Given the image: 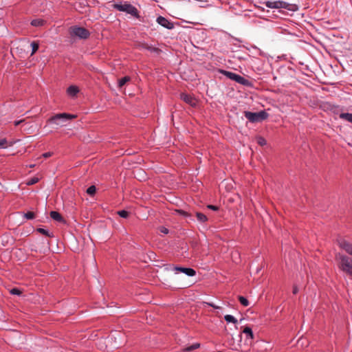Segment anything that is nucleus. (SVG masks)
I'll use <instances>...</instances> for the list:
<instances>
[{
  "label": "nucleus",
  "mask_w": 352,
  "mask_h": 352,
  "mask_svg": "<svg viewBox=\"0 0 352 352\" xmlns=\"http://www.w3.org/2000/svg\"><path fill=\"white\" fill-rule=\"evenodd\" d=\"M76 118V115L67 113H62L55 114L54 116L50 117L47 122L49 124H54L56 125L63 126L65 125L66 122Z\"/></svg>",
  "instance_id": "1"
},
{
  "label": "nucleus",
  "mask_w": 352,
  "mask_h": 352,
  "mask_svg": "<svg viewBox=\"0 0 352 352\" xmlns=\"http://www.w3.org/2000/svg\"><path fill=\"white\" fill-rule=\"evenodd\" d=\"M113 6L117 10L129 14L136 19H140L141 18L138 9L126 1L124 3L120 2L119 3H114Z\"/></svg>",
  "instance_id": "2"
},
{
  "label": "nucleus",
  "mask_w": 352,
  "mask_h": 352,
  "mask_svg": "<svg viewBox=\"0 0 352 352\" xmlns=\"http://www.w3.org/2000/svg\"><path fill=\"white\" fill-rule=\"evenodd\" d=\"M338 267L341 271L349 275L352 278V259L343 254H338Z\"/></svg>",
  "instance_id": "3"
},
{
  "label": "nucleus",
  "mask_w": 352,
  "mask_h": 352,
  "mask_svg": "<svg viewBox=\"0 0 352 352\" xmlns=\"http://www.w3.org/2000/svg\"><path fill=\"white\" fill-rule=\"evenodd\" d=\"M244 116L250 122L253 123L261 122L268 118V113L265 111H261L259 112L245 111H244Z\"/></svg>",
  "instance_id": "4"
},
{
  "label": "nucleus",
  "mask_w": 352,
  "mask_h": 352,
  "mask_svg": "<svg viewBox=\"0 0 352 352\" xmlns=\"http://www.w3.org/2000/svg\"><path fill=\"white\" fill-rule=\"evenodd\" d=\"M69 33L72 37L76 36L81 39H87L90 35V32L87 29L78 26L71 27Z\"/></svg>",
  "instance_id": "5"
},
{
  "label": "nucleus",
  "mask_w": 352,
  "mask_h": 352,
  "mask_svg": "<svg viewBox=\"0 0 352 352\" xmlns=\"http://www.w3.org/2000/svg\"><path fill=\"white\" fill-rule=\"evenodd\" d=\"M173 270L175 271L176 273L182 272L188 276H193L196 274V271L194 269L190 267L173 266Z\"/></svg>",
  "instance_id": "6"
},
{
  "label": "nucleus",
  "mask_w": 352,
  "mask_h": 352,
  "mask_svg": "<svg viewBox=\"0 0 352 352\" xmlns=\"http://www.w3.org/2000/svg\"><path fill=\"white\" fill-rule=\"evenodd\" d=\"M156 21L162 26L168 29L172 30L174 28V24L168 20L166 18L160 16L157 18Z\"/></svg>",
  "instance_id": "7"
},
{
  "label": "nucleus",
  "mask_w": 352,
  "mask_h": 352,
  "mask_svg": "<svg viewBox=\"0 0 352 352\" xmlns=\"http://www.w3.org/2000/svg\"><path fill=\"white\" fill-rule=\"evenodd\" d=\"M180 98L192 107H195L197 105L196 100L190 94L182 93L180 95Z\"/></svg>",
  "instance_id": "8"
},
{
  "label": "nucleus",
  "mask_w": 352,
  "mask_h": 352,
  "mask_svg": "<svg viewBox=\"0 0 352 352\" xmlns=\"http://www.w3.org/2000/svg\"><path fill=\"white\" fill-rule=\"evenodd\" d=\"M279 8H284L289 11H297L298 6L294 3H289L284 1H279Z\"/></svg>",
  "instance_id": "9"
},
{
  "label": "nucleus",
  "mask_w": 352,
  "mask_h": 352,
  "mask_svg": "<svg viewBox=\"0 0 352 352\" xmlns=\"http://www.w3.org/2000/svg\"><path fill=\"white\" fill-rule=\"evenodd\" d=\"M338 245L340 248L344 250L348 254L351 255L352 244H351L350 243L344 239H340L338 241Z\"/></svg>",
  "instance_id": "10"
},
{
  "label": "nucleus",
  "mask_w": 352,
  "mask_h": 352,
  "mask_svg": "<svg viewBox=\"0 0 352 352\" xmlns=\"http://www.w3.org/2000/svg\"><path fill=\"white\" fill-rule=\"evenodd\" d=\"M141 47L145 50H147L148 51L155 53L157 55H159L162 50L157 47H153L151 45H148V43H142L141 45Z\"/></svg>",
  "instance_id": "11"
},
{
  "label": "nucleus",
  "mask_w": 352,
  "mask_h": 352,
  "mask_svg": "<svg viewBox=\"0 0 352 352\" xmlns=\"http://www.w3.org/2000/svg\"><path fill=\"white\" fill-rule=\"evenodd\" d=\"M219 72L226 76L228 78L235 81L239 74L233 73L232 72L220 69Z\"/></svg>",
  "instance_id": "12"
},
{
  "label": "nucleus",
  "mask_w": 352,
  "mask_h": 352,
  "mask_svg": "<svg viewBox=\"0 0 352 352\" xmlns=\"http://www.w3.org/2000/svg\"><path fill=\"white\" fill-rule=\"evenodd\" d=\"M235 82H238L240 85H244V86H247V87L252 86V83L250 82V80H248V79L243 78V76H241L240 75H238Z\"/></svg>",
  "instance_id": "13"
},
{
  "label": "nucleus",
  "mask_w": 352,
  "mask_h": 352,
  "mask_svg": "<svg viewBox=\"0 0 352 352\" xmlns=\"http://www.w3.org/2000/svg\"><path fill=\"white\" fill-rule=\"evenodd\" d=\"M67 92L68 95H69L70 96L74 97L79 92V89H78V87L74 86V85H71L67 88Z\"/></svg>",
  "instance_id": "14"
},
{
  "label": "nucleus",
  "mask_w": 352,
  "mask_h": 352,
  "mask_svg": "<svg viewBox=\"0 0 352 352\" xmlns=\"http://www.w3.org/2000/svg\"><path fill=\"white\" fill-rule=\"evenodd\" d=\"M263 3L267 8H272V9L273 8L279 9V1H267L264 2Z\"/></svg>",
  "instance_id": "15"
},
{
  "label": "nucleus",
  "mask_w": 352,
  "mask_h": 352,
  "mask_svg": "<svg viewBox=\"0 0 352 352\" xmlns=\"http://www.w3.org/2000/svg\"><path fill=\"white\" fill-rule=\"evenodd\" d=\"M50 217L52 219L58 222H63L64 221L61 214L56 211H52L50 212Z\"/></svg>",
  "instance_id": "16"
},
{
  "label": "nucleus",
  "mask_w": 352,
  "mask_h": 352,
  "mask_svg": "<svg viewBox=\"0 0 352 352\" xmlns=\"http://www.w3.org/2000/svg\"><path fill=\"white\" fill-rule=\"evenodd\" d=\"M195 215L197 221L201 223H206L208 221V217L204 213L197 212Z\"/></svg>",
  "instance_id": "17"
},
{
  "label": "nucleus",
  "mask_w": 352,
  "mask_h": 352,
  "mask_svg": "<svg viewBox=\"0 0 352 352\" xmlns=\"http://www.w3.org/2000/svg\"><path fill=\"white\" fill-rule=\"evenodd\" d=\"M339 118L342 120L348 121L352 123V113H342L340 114Z\"/></svg>",
  "instance_id": "18"
},
{
  "label": "nucleus",
  "mask_w": 352,
  "mask_h": 352,
  "mask_svg": "<svg viewBox=\"0 0 352 352\" xmlns=\"http://www.w3.org/2000/svg\"><path fill=\"white\" fill-rule=\"evenodd\" d=\"M243 333L247 335V337L250 339H254V336L252 329L250 327H245L243 330Z\"/></svg>",
  "instance_id": "19"
},
{
  "label": "nucleus",
  "mask_w": 352,
  "mask_h": 352,
  "mask_svg": "<svg viewBox=\"0 0 352 352\" xmlns=\"http://www.w3.org/2000/svg\"><path fill=\"white\" fill-rule=\"evenodd\" d=\"M45 23V21L41 19H33L31 21V25L35 27L42 26Z\"/></svg>",
  "instance_id": "20"
},
{
  "label": "nucleus",
  "mask_w": 352,
  "mask_h": 352,
  "mask_svg": "<svg viewBox=\"0 0 352 352\" xmlns=\"http://www.w3.org/2000/svg\"><path fill=\"white\" fill-rule=\"evenodd\" d=\"M130 80H131V78L129 76H124V77L120 78L118 81V87H123Z\"/></svg>",
  "instance_id": "21"
},
{
  "label": "nucleus",
  "mask_w": 352,
  "mask_h": 352,
  "mask_svg": "<svg viewBox=\"0 0 352 352\" xmlns=\"http://www.w3.org/2000/svg\"><path fill=\"white\" fill-rule=\"evenodd\" d=\"M36 231L38 232H39L40 234H42L46 236H48V237H52L53 236V234L52 233H50V232L44 228H37L36 229Z\"/></svg>",
  "instance_id": "22"
},
{
  "label": "nucleus",
  "mask_w": 352,
  "mask_h": 352,
  "mask_svg": "<svg viewBox=\"0 0 352 352\" xmlns=\"http://www.w3.org/2000/svg\"><path fill=\"white\" fill-rule=\"evenodd\" d=\"M224 319L227 322L237 323V320L232 315H226Z\"/></svg>",
  "instance_id": "23"
},
{
  "label": "nucleus",
  "mask_w": 352,
  "mask_h": 352,
  "mask_svg": "<svg viewBox=\"0 0 352 352\" xmlns=\"http://www.w3.org/2000/svg\"><path fill=\"white\" fill-rule=\"evenodd\" d=\"M175 212L184 217L190 218L192 217L190 213L183 210H176Z\"/></svg>",
  "instance_id": "24"
},
{
  "label": "nucleus",
  "mask_w": 352,
  "mask_h": 352,
  "mask_svg": "<svg viewBox=\"0 0 352 352\" xmlns=\"http://www.w3.org/2000/svg\"><path fill=\"white\" fill-rule=\"evenodd\" d=\"M200 346V344L199 343H194L192 344V345L188 346L187 348L185 349V351L186 352H189V351H192L193 350H195L198 348H199Z\"/></svg>",
  "instance_id": "25"
},
{
  "label": "nucleus",
  "mask_w": 352,
  "mask_h": 352,
  "mask_svg": "<svg viewBox=\"0 0 352 352\" xmlns=\"http://www.w3.org/2000/svg\"><path fill=\"white\" fill-rule=\"evenodd\" d=\"M239 300L240 303L244 307H248L249 305V301L244 296H239Z\"/></svg>",
  "instance_id": "26"
},
{
  "label": "nucleus",
  "mask_w": 352,
  "mask_h": 352,
  "mask_svg": "<svg viewBox=\"0 0 352 352\" xmlns=\"http://www.w3.org/2000/svg\"><path fill=\"white\" fill-rule=\"evenodd\" d=\"M32 46V55L36 52V51L38 50L39 44L38 42L33 41L31 43Z\"/></svg>",
  "instance_id": "27"
},
{
  "label": "nucleus",
  "mask_w": 352,
  "mask_h": 352,
  "mask_svg": "<svg viewBox=\"0 0 352 352\" xmlns=\"http://www.w3.org/2000/svg\"><path fill=\"white\" fill-rule=\"evenodd\" d=\"M96 188L95 186H91L87 189V193L91 196L96 193Z\"/></svg>",
  "instance_id": "28"
},
{
  "label": "nucleus",
  "mask_w": 352,
  "mask_h": 352,
  "mask_svg": "<svg viewBox=\"0 0 352 352\" xmlns=\"http://www.w3.org/2000/svg\"><path fill=\"white\" fill-rule=\"evenodd\" d=\"M118 214L122 218L126 219L129 216V212L126 210H122L118 212Z\"/></svg>",
  "instance_id": "29"
},
{
  "label": "nucleus",
  "mask_w": 352,
  "mask_h": 352,
  "mask_svg": "<svg viewBox=\"0 0 352 352\" xmlns=\"http://www.w3.org/2000/svg\"><path fill=\"white\" fill-rule=\"evenodd\" d=\"M24 217L27 219H34L36 217V215L33 212H28L24 214Z\"/></svg>",
  "instance_id": "30"
},
{
  "label": "nucleus",
  "mask_w": 352,
  "mask_h": 352,
  "mask_svg": "<svg viewBox=\"0 0 352 352\" xmlns=\"http://www.w3.org/2000/svg\"><path fill=\"white\" fill-rule=\"evenodd\" d=\"M10 294H12V295H21L22 294L21 291L18 289V288H12L10 291Z\"/></svg>",
  "instance_id": "31"
},
{
  "label": "nucleus",
  "mask_w": 352,
  "mask_h": 352,
  "mask_svg": "<svg viewBox=\"0 0 352 352\" xmlns=\"http://www.w3.org/2000/svg\"><path fill=\"white\" fill-rule=\"evenodd\" d=\"M38 182V179L37 177H33L28 180L27 184L28 186H31L36 184Z\"/></svg>",
  "instance_id": "32"
},
{
  "label": "nucleus",
  "mask_w": 352,
  "mask_h": 352,
  "mask_svg": "<svg viewBox=\"0 0 352 352\" xmlns=\"http://www.w3.org/2000/svg\"><path fill=\"white\" fill-rule=\"evenodd\" d=\"M8 146V141L6 138L0 140V148H4Z\"/></svg>",
  "instance_id": "33"
},
{
  "label": "nucleus",
  "mask_w": 352,
  "mask_h": 352,
  "mask_svg": "<svg viewBox=\"0 0 352 352\" xmlns=\"http://www.w3.org/2000/svg\"><path fill=\"white\" fill-rule=\"evenodd\" d=\"M257 142L261 146H263V145L266 144V140H265V138H263L262 137H259L258 138Z\"/></svg>",
  "instance_id": "34"
},
{
  "label": "nucleus",
  "mask_w": 352,
  "mask_h": 352,
  "mask_svg": "<svg viewBox=\"0 0 352 352\" xmlns=\"http://www.w3.org/2000/svg\"><path fill=\"white\" fill-rule=\"evenodd\" d=\"M208 208L210 209V210H212L214 211H217L219 210V208L216 206H214V205H208Z\"/></svg>",
  "instance_id": "35"
},
{
  "label": "nucleus",
  "mask_w": 352,
  "mask_h": 352,
  "mask_svg": "<svg viewBox=\"0 0 352 352\" xmlns=\"http://www.w3.org/2000/svg\"><path fill=\"white\" fill-rule=\"evenodd\" d=\"M207 305H208V306H210V307H211L214 308V309H220V308H221L220 307H219V306H217V305H214V303H212V302H207Z\"/></svg>",
  "instance_id": "36"
},
{
  "label": "nucleus",
  "mask_w": 352,
  "mask_h": 352,
  "mask_svg": "<svg viewBox=\"0 0 352 352\" xmlns=\"http://www.w3.org/2000/svg\"><path fill=\"white\" fill-rule=\"evenodd\" d=\"M52 152H47V153H45L43 154V157L44 158H48L50 157H51L52 155Z\"/></svg>",
  "instance_id": "37"
},
{
  "label": "nucleus",
  "mask_w": 352,
  "mask_h": 352,
  "mask_svg": "<svg viewBox=\"0 0 352 352\" xmlns=\"http://www.w3.org/2000/svg\"><path fill=\"white\" fill-rule=\"evenodd\" d=\"M24 122V120H16L14 122V124L16 126L21 124L22 122Z\"/></svg>",
  "instance_id": "38"
},
{
  "label": "nucleus",
  "mask_w": 352,
  "mask_h": 352,
  "mask_svg": "<svg viewBox=\"0 0 352 352\" xmlns=\"http://www.w3.org/2000/svg\"><path fill=\"white\" fill-rule=\"evenodd\" d=\"M160 231L162 233H164V234H168V230L166 228H164V227H162L161 229H160Z\"/></svg>",
  "instance_id": "39"
},
{
  "label": "nucleus",
  "mask_w": 352,
  "mask_h": 352,
  "mask_svg": "<svg viewBox=\"0 0 352 352\" xmlns=\"http://www.w3.org/2000/svg\"><path fill=\"white\" fill-rule=\"evenodd\" d=\"M298 292V289L297 288V287L294 286V288H293V294H296Z\"/></svg>",
  "instance_id": "40"
},
{
  "label": "nucleus",
  "mask_w": 352,
  "mask_h": 352,
  "mask_svg": "<svg viewBox=\"0 0 352 352\" xmlns=\"http://www.w3.org/2000/svg\"><path fill=\"white\" fill-rule=\"evenodd\" d=\"M30 166L31 168H32V167H34V165H30Z\"/></svg>",
  "instance_id": "41"
},
{
  "label": "nucleus",
  "mask_w": 352,
  "mask_h": 352,
  "mask_svg": "<svg viewBox=\"0 0 352 352\" xmlns=\"http://www.w3.org/2000/svg\"><path fill=\"white\" fill-rule=\"evenodd\" d=\"M351 255H352V253H351Z\"/></svg>",
  "instance_id": "42"
}]
</instances>
